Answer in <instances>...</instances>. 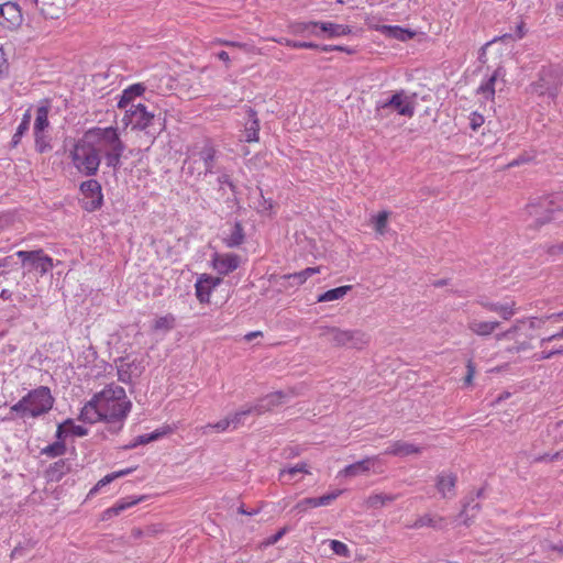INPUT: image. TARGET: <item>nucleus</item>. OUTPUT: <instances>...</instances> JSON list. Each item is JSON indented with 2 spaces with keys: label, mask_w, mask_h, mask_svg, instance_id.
<instances>
[{
  "label": "nucleus",
  "mask_w": 563,
  "mask_h": 563,
  "mask_svg": "<svg viewBox=\"0 0 563 563\" xmlns=\"http://www.w3.org/2000/svg\"><path fill=\"white\" fill-rule=\"evenodd\" d=\"M479 305L488 311L498 313L505 320H509L517 312L516 302L514 300H505L503 302L479 300Z\"/></svg>",
  "instance_id": "obj_16"
},
{
  "label": "nucleus",
  "mask_w": 563,
  "mask_h": 563,
  "mask_svg": "<svg viewBox=\"0 0 563 563\" xmlns=\"http://www.w3.org/2000/svg\"><path fill=\"white\" fill-rule=\"evenodd\" d=\"M69 156L79 174L90 177L98 173L101 156L84 135L74 144Z\"/></svg>",
  "instance_id": "obj_4"
},
{
  "label": "nucleus",
  "mask_w": 563,
  "mask_h": 563,
  "mask_svg": "<svg viewBox=\"0 0 563 563\" xmlns=\"http://www.w3.org/2000/svg\"><path fill=\"white\" fill-rule=\"evenodd\" d=\"M18 261H20L22 266L35 265V251H19L15 252L13 255L5 257L2 262H0V275L4 273V267L11 266V264H18Z\"/></svg>",
  "instance_id": "obj_22"
},
{
  "label": "nucleus",
  "mask_w": 563,
  "mask_h": 563,
  "mask_svg": "<svg viewBox=\"0 0 563 563\" xmlns=\"http://www.w3.org/2000/svg\"><path fill=\"white\" fill-rule=\"evenodd\" d=\"M285 533H286V528L280 529L279 531H277L274 536H272L269 538L268 543L275 544L284 537Z\"/></svg>",
  "instance_id": "obj_59"
},
{
  "label": "nucleus",
  "mask_w": 563,
  "mask_h": 563,
  "mask_svg": "<svg viewBox=\"0 0 563 563\" xmlns=\"http://www.w3.org/2000/svg\"><path fill=\"white\" fill-rule=\"evenodd\" d=\"M382 32L393 38L407 41L413 37L415 33L410 30L397 25H384Z\"/></svg>",
  "instance_id": "obj_33"
},
{
  "label": "nucleus",
  "mask_w": 563,
  "mask_h": 563,
  "mask_svg": "<svg viewBox=\"0 0 563 563\" xmlns=\"http://www.w3.org/2000/svg\"><path fill=\"white\" fill-rule=\"evenodd\" d=\"M529 321V327L531 329H539L542 327V324H544L548 320L545 319V316L542 317V318H537V317H530L527 319Z\"/></svg>",
  "instance_id": "obj_54"
},
{
  "label": "nucleus",
  "mask_w": 563,
  "mask_h": 563,
  "mask_svg": "<svg viewBox=\"0 0 563 563\" xmlns=\"http://www.w3.org/2000/svg\"><path fill=\"white\" fill-rule=\"evenodd\" d=\"M545 319L549 320V321H552V322L563 321V311L556 312V313L547 314Z\"/></svg>",
  "instance_id": "obj_62"
},
{
  "label": "nucleus",
  "mask_w": 563,
  "mask_h": 563,
  "mask_svg": "<svg viewBox=\"0 0 563 563\" xmlns=\"http://www.w3.org/2000/svg\"><path fill=\"white\" fill-rule=\"evenodd\" d=\"M146 443H150V439H148L147 434H141L134 439L132 446L134 448V446H137L141 444H146Z\"/></svg>",
  "instance_id": "obj_61"
},
{
  "label": "nucleus",
  "mask_w": 563,
  "mask_h": 563,
  "mask_svg": "<svg viewBox=\"0 0 563 563\" xmlns=\"http://www.w3.org/2000/svg\"><path fill=\"white\" fill-rule=\"evenodd\" d=\"M320 336L325 338L336 346L363 349L368 343V336L361 330L324 327Z\"/></svg>",
  "instance_id": "obj_6"
},
{
  "label": "nucleus",
  "mask_w": 563,
  "mask_h": 563,
  "mask_svg": "<svg viewBox=\"0 0 563 563\" xmlns=\"http://www.w3.org/2000/svg\"><path fill=\"white\" fill-rule=\"evenodd\" d=\"M561 339H563V327L556 333H553L549 336L542 338L540 340V345L543 346L545 343H550L552 341L561 340Z\"/></svg>",
  "instance_id": "obj_53"
},
{
  "label": "nucleus",
  "mask_w": 563,
  "mask_h": 563,
  "mask_svg": "<svg viewBox=\"0 0 563 563\" xmlns=\"http://www.w3.org/2000/svg\"><path fill=\"white\" fill-rule=\"evenodd\" d=\"M391 109L399 115L411 118L415 114V100L413 97L406 93L405 90H399L386 99H380L376 102V117L383 118L385 112Z\"/></svg>",
  "instance_id": "obj_7"
},
{
  "label": "nucleus",
  "mask_w": 563,
  "mask_h": 563,
  "mask_svg": "<svg viewBox=\"0 0 563 563\" xmlns=\"http://www.w3.org/2000/svg\"><path fill=\"white\" fill-rule=\"evenodd\" d=\"M63 424L65 426L64 437L68 433L76 437H85L88 433L87 428H85L84 426L74 424V422L69 419L66 420Z\"/></svg>",
  "instance_id": "obj_43"
},
{
  "label": "nucleus",
  "mask_w": 563,
  "mask_h": 563,
  "mask_svg": "<svg viewBox=\"0 0 563 563\" xmlns=\"http://www.w3.org/2000/svg\"><path fill=\"white\" fill-rule=\"evenodd\" d=\"M342 494V490L341 489H336V490H333L331 493H328L323 496H320V497H316V500L318 503V507H321V506H328L330 505L332 501H334L340 495Z\"/></svg>",
  "instance_id": "obj_49"
},
{
  "label": "nucleus",
  "mask_w": 563,
  "mask_h": 563,
  "mask_svg": "<svg viewBox=\"0 0 563 563\" xmlns=\"http://www.w3.org/2000/svg\"><path fill=\"white\" fill-rule=\"evenodd\" d=\"M30 120H31V113H30V110H27L23 117L22 122L18 126L16 132L14 133V135L12 137L13 145H16L20 142L21 136L29 129Z\"/></svg>",
  "instance_id": "obj_47"
},
{
  "label": "nucleus",
  "mask_w": 563,
  "mask_h": 563,
  "mask_svg": "<svg viewBox=\"0 0 563 563\" xmlns=\"http://www.w3.org/2000/svg\"><path fill=\"white\" fill-rule=\"evenodd\" d=\"M118 367V379L124 384L132 382L133 377V363H126L121 361Z\"/></svg>",
  "instance_id": "obj_37"
},
{
  "label": "nucleus",
  "mask_w": 563,
  "mask_h": 563,
  "mask_svg": "<svg viewBox=\"0 0 563 563\" xmlns=\"http://www.w3.org/2000/svg\"><path fill=\"white\" fill-rule=\"evenodd\" d=\"M505 70L501 67L496 68L490 75L483 79L476 93L479 95L485 101H493L498 84H505Z\"/></svg>",
  "instance_id": "obj_14"
},
{
  "label": "nucleus",
  "mask_w": 563,
  "mask_h": 563,
  "mask_svg": "<svg viewBox=\"0 0 563 563\" xmlns=\"http://www.w3.org/2000/svg\"><path fill=\"white\" fill-rule=\"evenodd\" d=\"M389 214V211L384 210L377 214L372 216L371 222L373 223L378 235H385L387 233Z\"/></svg>",
  "instance_id": "obj_35"
},
{
  "label": "nucleus",
  "mask_w": 563,
  "mask_h": 563,
  "mask_svg": "<svg viewBox=\"0 0 563 563\" xmlns=\"http://www.w3.org/2000/svg\"><path fill=\"white\" fill-rule=\"evenodd\" d=\"M22 21V10L18 3L12 1L0 3V26L13 31L21 25Z\"/></svg>",
  "instance_id": "obj_12"
},
{
  "label": "nucleus",
  "mask_w": 563,
  "mask_h": 563,
  "mask_svg": "<svg viewBox=\"0 0 563 563\" xmlns=\"http://www.w3.org/2000/svg\"><path fill=\"white\" fill-rule=\"evenodd\" d=\"M563 209V191L541 197L527 206L531 222L529 225L543 224L552 219L555 211Z\"/></svg>",
  "instance_id": "obj_5"
},
{
  "label": "nucleus",
  "mask_w": 563,
  "mask_h": 563,
  "mask_svg": "<svg viewBox=\"0 0 563 563\" xmlns=\"http://www.w3.org/2000/svg\"><path fill=\"white\" fill-rule=\"evenodd\" d=\"M210 430H213L216 432H225L228 430H231V426L229 422L228 417L216 422V423H208L205 427H202V432L208 433Z\"/></svg>",
  "instance_id": "obj_46"
},
{
  "label": "nucleus",
  "mask_w": 563,
  "mask_h": 563,
  "mask_svg": "<svg viewBox=\"0 0 563 563\" xmlns=\"http://www.w3.org/2000/svg\"><path fill=\"white\" fill-rule=\"evenodd\" d=\"M80 191L84 196L82 205L85 210L91 212L98 210L103 202L101 185L96 179H89L80 185Z\"/></svg>",
  "instance_id": "obj_11"
},
{
  "label": "nucleus",
  "mask_w": 563,
  "mask_h": 563,
  "mask_svg": "<svg viewBox=\"0 0 563 563\" xmlns=\"http://www.w3.org/2000/svg\"><path fill=\"white\" fill-rule=\"evenodd\" d=\"M175 325V317L173 314H166L155 320L154 329L169 331Z\"/></svg>",
  "instance_id": "obj_44"
},
{
  "label": "nucleus",
  "mask_w": 563,
  "mask_h": 563,
  "mask_svg": "<svg viewBox=\"0 0 563 563\" xmlns=\"http://www.w3.org/2000/svg\"><path fill=\"white\" fill-rule=\"evenodd\" d=\"M246 113L249 115V121L245 123L244 133L246 142H257L258 141V132H260V121L257 119V113L253 108H247Z\"/></svg>",
  "instance_id": "obj_24"
},
{
  "label": "nucleus",
  "mask_w": 563,
  "mask_h": 563,
  "mask_svg": "<svg viewBox=\"0 0 563 563\" xmlns=\"http://www.w3.org/2000/svg\"><path fill=\"white\" fill-rule=\"evenodd\" d=\"M554 355H556V352L554 350L542 351L541 353H538V354L534 355V360L536 361L549 360V358H551Z\"/></svg>",
  "instance_id": "obj_57"
},
{
  "label": "nucleus",
  "mask_w": 563,
  "mask_h": 563,
  "mask_svg": "<svg viewBox=\"0 0 563 563\" xmlns=\"http://www.w3.org/2000/svg\"><path fill=\"white\" fill-rule=\"evenodd\" d=\"M526 319H518L508 330L497 333L495 339L497 341L512 340L516 333L520 330V325L523 324Z\"/></svg>",
  "instance_id": "obj_42"
},
{
  "label": "nucleus",
  "mask_w": 563,
  "mask_h": 563,
  "mask_svg": "<svg viewBox=\"0 0 563 563\" xmlns=\"http://www.w3.org/2000/svg\"><path fill=\"white\" fill-rule=\"evenodd\" d=\"M562 251H563V243L556 244V245H551L549 247L548 252H549V254L554 255V254H556L559 252H562Z\"/></svg>",
  "instance_id": "obj_64"
},
{
  "label": "nucleus",
  "mask_w": 563,
  "mask_h": 563,
  "mask_svg": "<svg viewBox=\"0 0 563 563\" xmlns=\"http://www.w3.org/2000/svg\"><path fill=\"white\" fill-rule=\"evenodd\" d=\"M320 37L336 38L352 33V29L346 24H338L328 21H320Z\"/></svg>",
  "instance_id": "obj_19"
},
{
  "label": "nucleus",
  "mask_w": 563,
  "mask_h": 563,
  "mask_svg": "<svg viewBox=\"0 0 563 563\" xmlns=\"http://www.w3.org/2000/svg\"><path fill=\"white\" fill-rule=\"evenodd\" d=\"M456 476L452 473L443 472L438 475L435 487L443 498H451L455 494Z\"/></svg>",
  "instance_id": "obj_20"
},
{
  "label": "nucleus",
  "mask_w": 563,
  "mask_h": 563,
  "mask_svg": "<svg viewBox=\"0 0 563 563\" xmlns=\"http://www.w3.org/2000/svg\"><path fill=\"white\" fill-rule=\"evenodd\" d=\"M220 284L221 278L219 277H213L208 274L199 275L195 284L197 299L201 303L209 302L212 290Z\"/></svg>",
  "instance_id": "obj_15"
},
{
  "label": "nucleus",
  "mask_w": 563,
  "mask_h": 563,
  "mask_svg": "<svg viewBox=\"0 0 563 563\" xmlns=\"http://www.w3.org/2000/svg\"><path fill=\"white\" fill-rule=\"evenodd\" d=\"M245 239L243 227L240 222H235L228 233L223 238V243L229 249L239 247Z\"/></svg>",
  "instance_id": "obj_27"
},
{
  "label": "nucleus",
  "mask_w": 563,
  "mask_h": 563,
  "mask_svg": "<svg viewBox=\"0 0 563 563\" xmlns=\"http://www.w3.org/2000/svg\"><path fill=\"white\" fill-rule=\"evenodd\" d=\"M54 401L48 387H37V416L49 411Z\"/></svg>",
  "instance_id": "obj_28"
},
{
  "label": "nucleus",
  "mask_w": 563,
  "mask_h": 563,
  "mask_svg": "<svg viewBox=\"0 0 563 563\" xmlns=\"http://www.w3.org/2000/svg\"><path fill=\"white\" fill-rule=\"evenodd\" d=\"M351 289V285H345L327 290L318 297V302H328L342 299Z\"/></svg>",
  "instance_id": "obj_34"
},
{
  "label": "nucleus",
  "mask_w": 563,
  "mask_h": 563,
  "mask_svg": "<svg viewBox=\"0 0 563 563\" xmlns=\"http://www.w3.org/2000/svg\"><path fill=\"white\" fill-rule=\"evenodd\" d=\"M254 411L261 412V409H258L256 406L249 407L247 409H242L240 411H236L232 416L228 417L230 426H231V430L236 429L242 423L243 418Z\"/></svg>",
  "instance_id": "obj_40"
},
{
  "label": "nucleus",
  "mask_w": 563,
  "mask_h": 563,
  "mask_svg": "<svg viewBox=\"0 0 563 563\" xmlns=\"http://www.w3.org/2000/svg\"><path fill=\"white\" fill-rule=\"evenodd\" d=\"M11 411L23 419L35 418V390L29 394L11 407Z\"/></svg>",
  "instance_id": "obj_17"
},
{
  "label": "nucleus",
  "mask_w": 563,
  "mask_h": 563,
  "mask_svg": "<svg viewBox=\"0 0 563 563\" xmlns=\"http://www.w3.org/2000/svg\"><path fill=\"white\" fill-rule=\"evenodd\" d=\"M146 88L143 84H133L121 92L117 102L118 109L128 108L131 104H136L134 101L145 92Z\"/></svg>",
  "instance_id": "obj_18"
},
{
  "label": "nucleus",
  "mask_w": 563,
  "mask_h": 563,
  "mask_svg": "<svg viewBox=\"0 0 563 563\" xmlns=\"http://www.w3.org/2000/svg\"><path fill=\"white\" fill-rule=\"evenodd\" d=\"M485 122V118L477 111H473L468 117V124L473 131H477Z\"/></svg>",
  "instance_id": "obj_50"
},
{
  "label": "nucleus",
  "mask_w": 563,
  "mask_h": 563,
  "mask_svg": "<svg viewBox=\"0 0 563 563\" xmlns=\"http://www.w3.org/2000/svg\"><path fill=\"white\" fill-rule=\"evenodd\" d=\"M319 272V267H307L300 272L284 275V278L291 280V286H300L305 284L309 277L318 274Z\"/></svg>",
  "instance_id": "obj_32"
},
{
  "label": "nucleus",
  "mask_w": 563,
  "mask_h": 563,
  "mask_svg": "<svg viewBox=\"0 0 563 563\" xmlns=\"http://www.w3.org/2000/svg\"><path fill=\"white\" fill-rule=\"evenodd\" d=\"M131 408L132 402L128 398L125 389L119 385L110 384L101 391L96 393L84 405L79 413V420L89 424L104 421L115 424L117 430H120Z\"/></svg>",
  "instance_id": "obj_1"
},
{
  "label": "nucleus",
  "mask_w": 563,
  "mask_h": 563,
  "mask_svg": "<svg viewBox=\"0 0 563 563\" xmlns=\"http://www.w3.org/2000/svg\"><path fill=\"white\" fill-rule=\"evenodd\" d=\"M466 369H467V373H466V376L464 378V384L468 386V385L472 384L474 375H475V365H474L472 360H470L467 362Z\"/></svg>",
  "instance_id": "obj_52"
},
{
  "label": "nucleus",
  "mask_w": 563,
  "mask_h": 563,
  "mask_svg": "<svg viewBox=\"0 0 563 563\" xmlns=\"http://www.w3.org/2000/svg\"><path fill=\"white\" fill-rule=\"evenodd\" d=\"M48 108L49 101L47 99L37 107V135L48 126Z\"/></svg>",
  "instance_id": "obj_36"
},
{
  "label": "nucleus",
  "mask_w": 563,
  "mask_h": 563,
  "mask_svg": "<svg viewBox=\"0 0 563 563\" xmlns=\"http://www.w3.org/2000/svg\"><path fill=\"white\" fill-rule=\"evenodd\" d=\"M124 111L122 124L124 128L131 126L132 130L146 131L153 125L155 114L147 110V107L141 102L131 104L122 109Z\"/></svg>",
  "instance_id": "obj_8"
},
{
  "label": "nucleus",
  "mask_w": 563,
  "mask_h": 563,
  "mask_svg": "<svg viewBox=\"0 0 563 563\" xmlns=\"http://www.w3.org/2000/svg\"><path fill=\"white\" fill-rule=\"evenodd\" d=\"M309 474V467L308 464L305 462L298 463L294 466L285 467L280 470L279 472V481H282L284 484L290 483V481L298 474Z\"/></svg>",
  "instance_id": "obj_30"
},
{
  "label": "nucleus",
  "mask_w": 563,
  "mask_h": 563,
  "mask_svg": "<svg viewBox=\"0 0 563 563\" xmlns=\"http://www.w3.org/2000/svg\"><path fill=\"white\" fill-rule=\"evenodd\" d=\"M280 45H285L290 48H307V49H317L319 47L318 44L313 42H300L294 41L289 38L282 37L277 41Z\"/></svg>",
  "instance_id": "obj_41"
},
{
  "label": "nucleus",
  "mask_w": 563,
  "mask_h": 563,
  "mask_svg": "<svg viewBox=\"0 0 563 563\" xmlns=\"http://www.w3.org/2000/svg\"><path fill=\"white\" fill-rule=\"evenodd\" d=\"M115 479V475L114 473H111V474H108L106 475L103 478H101L97 485L90 490V494H93L96 493L97 490H99L101 487L110 484L112 481Z\"/></svg>",
  "instance_id": "obj_51"
},
{
  "label": "nucleus",
  "mask_w": 563,
  "mask_h": 563,
  "mask_svg": "<svg viewBox=\"0 0 563 563\" xmlns=\"http://www.w3.org/2000/svg\"><path fill=\"white\" fill-rule=\"evenodd\" d=\"M371 471L375 474L384 472V463L380 455L366 456L361 461L346 465L338 473V476L356 477L367 474Z\"/></svg>",
  "instance_id": "obj_10"
},
{
  "label": "nucleus",
  "mask_w": 563,
  "mask_h": 563,
  "mask_svg": "<svg viewBox=\"0 0 563 563\" xmlns=\"http://www.w3.org/2000/svg\"><path fill=\"white\" fill-rule=\"evenodd\" d=\"M320 21L297 22L290 29L295 35L320 37Z\"/></svg>",
  "instance_id": "obj_25"
},
{
  "label": "nucleus",
  "mask_w": 563,
  "mask_h": 563,
  "mask_svg": "<svg viewBox=\"0 0 563 563\" xmlns=\"http://www.w3.org/2000/svg\"><path fill=\"white\" fill-rule=\"evenodd\" d=\"M442 522V517L426 514L417 518L411 525H408L407 527L410 529H420L423 527L440 528Z\"/></svg>",
  "instance_id": "obj_31"
},
{
  "label": "nucleus",
  "mask_w": 563,
  "mask_h": 563,
  "mask_svg": "<svg viewBox=\"0 0 563 563\" xmlns=\"http://www.w3.org/2000/svg\"><path fill=\"white\" fill-rule=\"evenodd\" d=\"M217 153L214 145L209 140L196 144L188 151L187 158L183 166L184 172L194 175L197 169L198 175L213 174L216 172L214 162Z\"/></svg>",
  "instance_id": "obj_3"
},
{
  "label": "nucleus",
  "mask_w": 563,
  "mask_h": 563,
  "mask_svg": "<svg viewBox=\"0 0 563 563\" xmlns=\"http://www.w3.org/2000/svg\"><path fill=\"white\" fill-rule=\"evenodd\" d=\"M167 433V430H155L152 433H146L150 442L158 440L161 437L165 435Z\"/></svg>",
  "instance_id": "obj_60"
},
{
  "label": "nucleus",
  "mask_w": 563,
  "mask_h": 563,
  "mask_svg": "<svg viewBox=\"0 0 563 563\" xmlns=\"http://www.w3.org/2000/svg\"><path fill=\"white\" fill-rule=\"evenodd\" d=\"M53 268V260L37 250V274L40 273L41 277H46V274Z\"/></svg>",
  "instance_id": "obj_38"
},
{
  "label": "nucleus",
  "mask_w": 563,
  "mask_h": 563,
  "mask_svg": "<svg viewBox=\"0 0 563 563\" xmlns=\"http://www.w3.org/2000/svg\"><path fill=\"white\" fill-rule=\"evenodd\" d=\"M241 264V256L235 253H213L211 256L212 268L222 276L236 271Z\"/></svg>",
  "instance_id": "obj_13"
},
{
  "label": "nucleus",
  "mask_w": 563,
  "mask_h": 563,
  "mask_svg": "<svg viewBox=\"0 0 563 563\" xmlns=\"http://www.w3.org/2000/svg\"><path fill=\"white\" fill-rule=\"evenodd\" d=\"M479 504L475 503L474 499H472V501H468L463 506V510L460 514V518L463 520L465 525H468L471 519L475 517V515L479 511Z\"/></svg>",
  "instance_id": "obj_39"
},
{
  "label": "nucleus",
  "mask_w": 563,
  "mask_h": 563,
  "mask_svg": "<svg viewBox=\"0 0 563 563\" xmlns=\"http://www.w3.org/2000/svg\"><path fill=\"white\" fill-rule=\"evenodd\" d=\"M64 424H58L56 430V441L43 448L41 450V454H45L48 457H57L65 453L66 445L64 442Z\"/></svg>",
  "instance_id": "obj_23"
},
{
  "label": "nucleus",
  "mask_w": 563,
  "mask_h": 563,
  "mask_svg": "<svg viewBox=\"0 0 563 563\" xmlns=\"http://www.w3.org/2000/svg\"><path fill=\"white\" fill-rule=\"evenodd\" d=\"M527 349H528V344L526 342H522V343H520V344H518L516 346L509 347L508 351L511 352V353H514V352L519 353V352H522V351H525Z\"/></svg>",
  "instance_id": "obj_63"
},
{
  "label": "nucleus",
  "mask_w": 563,
  "mask_h": 563,
  "mask_svg": "<svg viewBox=\"0 0 563 563\" xmlns=\"http://www.w3.org/2000/svg\"><path fill=\"white\" fill-rule=\"evenodd\" d=\"M421 451L422 448L417 444L405 441H395L385 450V454L404 457L411 454H419Z\"/></svg>",
  "instance_id": "obj_21"
},
{
  "label": "nucleus",
  "mask_w": 563,
  "mask_h": 563,
  "mask_svg": "<svg viewBox=\"0 0 563 563\" xmlns=\"http://www.w3.org/2000/svg\"><path fill=\"white\" fill-rule=\"evenodd\" d=\"M8 68V63L3 49L0 47V77Z\"/></svg>",
  "instance_id": "obj_58"
},
{
  "label": "nucleus",
  "mask_w": 563,
  "mask_h": 563,
  "mask_svg": "<svg viewBox=\"0 0 563 563\" xmlns=\"http://www.w3.org/2000/svg\"><path fill=\"white\" fill-rule=\"evenodd\" d=\"M218 184L220 186V188H222V186L227 185L229 186L232 190L234 189V186L230 179V176L228 174H221L219 177H218Z\"/></svg>",
  "instance_id": "obj_56"
},
{
  "label": "nucleus",
  "mask_w": 563,
  "mask_h": 563,
  "mask_svg": "<svg viewBox=\"0 0 563 563\" xmlns=\"http://www.w3.org/2000/svg\"><path fill=\"white\" fill-rule=\"evenodd\" d=\"M397 498H398V495L377 493V494H372L371 496H368L367 499L365 500V504H366L367 508L378 509L389 503H393Z\"/></svg>",
  "instance_id": "obj_29"
},
{
  "label": "nucleus",
  "mask_w": 563,
  "mask_h": 563,
  "mask_svg": "<svg viewBox=\"0 0 563 563\" xmlns=\"http://www.w3.org/2000/svg\"><path fill=\"white\" fill-rule=\"evenodd\" d=\"M329 545L334 554L346 559L351 556V551L345 543L339 540H329Z\"/></svg>",
  "instance_id": "obj_45"
},
{
  "label": "nucleus",
  "mask_w": 563,
  "mask_h": 563,
  "mask_svg": "<svg viewBox=\"0 0 563 563\" xmlns=\"http://www.w3.org/2000/svg\"><path fill=\"white\" fill-rule=\"evenodd\" d=\"M52 148L49 141H46L43 136L37 135V152H44Z\"/></svg>",
  "instance_id": "obj_55"
},
{
  "label": "nucleus",
  "mask_w": 563,
  "mask_h": 563,
  "mask_svg": "<svg viewBox=\"0 0 563 563\" xmlns=\"http://www.w3.org/2000/svg\"><path fill=\"white\" fill-rule=\"evenodd\" d=\"M317 507H318V503L316 500V497H308V498H303L300 501H298L295 505L294 510L297 511L298 514H302V512H306L310 508H317Z\"/></svg>",
  "instance_id": "obj_48"
},
{
  "label": "nucleus",
  "mask_w": 563,
  "mask_h": 563,
  "mask_svg": "<svg viewBox=\"0 0 563 563\" xmlns=\"http://www.w3.org/2000/svg\"><path fill=\"white\" fill-rule=\"evenodd\" d=\"M84 136L95 147L97 153L103 156L108 167L113 170L120 168L125 144L121 140L117 126H92L84 133Z\"/></svg>",
  "instance_id": "obj_2"
},
{
  "label": "nucleus",
  "mask_w": 563,
  "mask_h": 563,
  "mask_svg": "<svg viewBox=\"0 0 563 563\" xmlns=\"http://www.w3.org/2000/svg\"><path fill=\"white\" fill-rule=\"evenodd\" d=\"M499 325L498 321H479L476 319L471 320L467 324L468 329L479 336L490 335Z\"/></svg>",
  "instance_id": "obj_26"
},
{
  "label": "nucleus",
  "mask_w": 563,
  "mask_h": 563,
  "mask_svg": "<svg viewBox=\"0 0 563 563\" xmlns=\"http://www.w3.org/2000/svg\"><path fill=\"white\" fill-rule=\"evenodd\" d=\"M561 84V70L559 67H542L538 81L533 82L532 90L540 96H548L554 99L558 96Z\"/></svg>",
  "instance_id": "obj_9"
}]
</instances>
